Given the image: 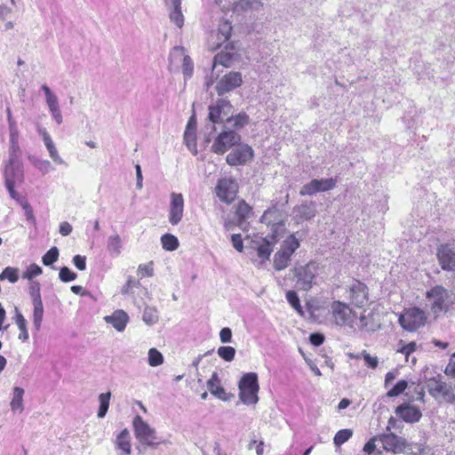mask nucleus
<instances>
[{"label": "nucleus", "instance_id": "obj_16", "mask_svg": "<svg viewBox=\"0 0 455 455\" xmlns=\"http://www.w3.org/2000/svg\"><path fill=\"white\" fill-rule=\"evenodd\" d=\"M379 443L387 451L396 453H404L407 448V441L393 433H387L379 435Z\"/></svg>", "mask_w": 455, "mask_h": 455}, {"label": "nucleus", "instance_id": "obj_7", "mask_svg": "<svg viewBox=\"0 0 455 455\" xmlns=\"http://www.w3.org/2000/svg\"><path fill=\"white\" fill-rule=\"evenodd\" d=\"M330 313L333 323L339 327H351L356 318V314L350 307L339 300H335L331 303Z\"/></svg>", "mask_w": 455, "mask_h": 455}, {"label": "nucleus", "instance_id": "obj_64", "mask_svg": "<svg viewBox=\"0 0 455 455\" xmlns=\"http://www.w3.org/2000/svg\"><path fill=\"white\" fill-rule=\"evenodd\" d=\"M444 373L449 377H455V357L451 356L449 363L445 367Z\"/></svg>", "mask_w": 455, "mask_h": 455}, {"label": "nucleus", "instance_id": "obj_9", "mask_svg": "<svg viewBox=\"0 0 455 455\" xmlns=\"http://www.w3.org/2000/svg\"><path fill=\"white\" fill-rule=\"evenodd\" d=\"M237 192L238 184L235 179L225 177L218 180L215 193L221 202L230 204L236 197Z\"/></svg>", "mask_w": 455, "mask_h": 455}, {"label": "nucleus", "instance_id": "obj_37", "mask_svg": "<svg viewBox=\"0 0 455 455\" xmlns=\"http://www.w3.org/2000/svg\"><path fill=\"white\" fill-rule=\"evenodd\" d=\"M33 304V314H32V321L33 326L36 331H39L42 327L43 317H44V305L43 301L36 302Z\"/></svg>", "mask_w": 455, "mask_h": 455}, {"label": "nucleus", "instance_id": "obj_33", "mask_svg": "<svg viewBox=\"0 0 455 455\" xmlns=\"http://www.w3.org/2000/svg\"><path fill=\"white\" fill-rule=\"evenodd\" d=\"M263 6L261 0H238L234 11L236 12L259 11Z\"/></svg>", "mask_w": 455, "mask_h": 455}, {"label": "nucleus", "instance_id": "obj_5", "mask_svg": "<svg viewBox=\"0 0 455 455\" xmlns=\"http://www.w3.org/2000/svg\"><path fill=\"white\" fill-rule=\"evenodd\" d=\"M299 247V242L294 235H289L283 243L281 249L275 254L274 267L280 271L287 267L292 254Z\"/></svg>", "mask_w": 455, "mask_h": 455}, {"label": "nucleus", "instance_id": "obj_31", "mask_svg": "<svg viewBox=\"0 0 455 455\" xmlns=\"http://www.w3.org/2000/svg\"><path fill=\"white\" fill-rule=\"evenodd\" d=\"M235 213L240 227H243V223L253 215L252 208L243 200L239 201L235 205Z\"/></svg>", "mask_w": 455, "mask_h": 455}, {"label": "nucleus", "instance_id": "obj_26", "mask_svg": "<svg viewBox=\"0 0 455 455\" xmlns=\"http://www.w3.org/2000/svg\"><path fill=\"white\" fill-rule=\"evenodd\" d=\"M188 57V55L186 54L184 47H173L169 55V70L171 72H176L177 70H179L180 65L183 64L184 60H186Z\"/></svg>", "mask_w": 455, "mask_h": 455}, {"label": "nucleus", "instance_id": "obj_30", "mask_svg": "<svg viewBox=\"0 0 455 455\" xmlns=\"http://www.w3.org/2000/svg\"><path fill=\"white\" fill-rule=\"evenodd\" d=\"M13 320L20 330L18 339L22 342H27L29 338L27 328V320L17 307L14 308Z\"/></svg>", "mask_w": 455, "mask_h": 455}, {"label": "nucleus", "instance_id": "obj_28", "mask_svg": "<svg viewBox=\"0 0 455 455\" xmlns=\"http://www.w3.org/2000/svg\"><path fill=\"white\" fill-rule=\"evenodd\" d=\"M207 387L211 394L219 399L223 401L228 400V396L227 395L225 389L221 387L220 379L217 372L214 371L212 374V377L207 381Z\"/></svg>", "mask_w": 455, "mask_h": 455}, {"label": "nucleus", "instance_id": "obj_60", "mask_svg": "<svg viewBox=\"0 0 455 455\" xmlns=\"http://www.w3.org/2000/svg\"><path fill=\"white\" fill-rule=\"evenodd\" d=\"M22 205V208L25 212V215H26V218L27 220L32 223V224H35L36 223V218L34 216V213H33V209L31 207V205L28 203V202H23L21 204Z\"/></svg>", "mask_w": 455, "mask_h": 455}, {"label": "nucleus", "instance_id": "obj_57", "mask_svg": "<svg viewBox=\"0 0 455 455\" xmlns=\"http://www.w3.org/2000/svg\"><path fill=\"white\" fill-rule=\"evenodd\" d=\"M154 274L153 265L152 263H148L145 265H140L138 268V275L140 277L145 276H152Z\"/></svg>", "mask_w": 455, "mask_h": 455}, {"label": "nucleus", "instance_id": "obj_2", "mask_svg": "<svg viewBox=\"0 0 455 455\" xmlns=\"http://www.w3.org/2000/svg\"><path fill=\"white\" fill-rule=\"evenodd\" d=\"M291 272L296 282V287L307 291L317 283L321 267L319 263L310 261L304 265L294 266Z\"/></svg>", "mask_w": 455, "mask_h": 455}, {"label": "nucleus", "instance_id": "obj_35", "mask_svg": "<svg viewBox=\"0 0 455 455\" xmlns=\"http://www.w3.org/2000/svg\"><path fill=\"white\" fill-rule=\"evenodd\" d=\"M25 391L22 387H15L12 389V398L10 403L11 410L13 412L18 411L19 413H21L24 411V404H23V396H24Z\"/></svg>", "mask_w": 455, "mask_h": 455}, {"label": "nucleus", "instance_id": "obj_25", "mask_svg": "<svg viewBox=\"0 0 455 455\" xmlns=\"http://www.w3.org/2000/svg\"><path fill=\"white\" fill-rule=\"evenodd\" d=\"M104 321L111 324L117 331H123L129 321V316L126 312L122 309H117L110 315H106Z\"/></svg>", "mask_w": 455, "mask_h": 455}, {"label": "nucleus", "instance_id": "obj_23", "mask_svg": "<svg viewBox=\"0 0 455 455\" xmlns=\"http://www.w3.org/2000/svg\"><path fill=\"white\" fill-rule=\"evenodd\" d=\"M4 184L19 185L24 180L23 171L20 166L13 164L12 161L10 160L6 165L4 172Z\"/></svg>", "mask_w": 455, "mask_h": 455}, {"label": "nucleus", "instance_id": "obj_17", "mask_svg": "<svg viewBox=\"0 0 455 455\" xmlns=\"http://www.w3.org/2000/svg\"><path fill=\"white\" fill-rule=\"evenodd\" d=\"M438 263L444 271H455V249L450 244H441L436 252Z\"/></svg>", "mask_w": 455, "mask_h": 455}, {"label": "nucleus", "instance_id": "obj_51", "mask_svg": "<svg viewBox=\"0 0 455 455\" xmlns=\"http://www.w3.org/2000/svg\"><path fill=\"white\" fill-rule=\"evenodd\" d=\"M41 286L38 282H31L28 288V293L31 298L32 303L41 302Z\"/></svg>", "mask_w": 455, "mask_h": 455}, {"label": "nucleus", "instance_id": "obj_46", "mask_svg": "<svg viewBox=\"0 0 455 455\" xmlns=\"http://www.w3.org/2000/svg\"><path fill=\"white\" fill-rule=\"evenodd\" d=\"M18 268L7 267L0 274V281L7 279L10 283H14L19 280Z\"/></svg>", "mask_w": 455, "mask_h": 455}, {"label": "nucleus", "instance_id": "obj_48", "mask_svg": "<svg viewBox=\"0 0 455 455\" xmlns=\"http://www.w3.org/2000/svg\"><path fill=\"white\" fill-rule=\"evenodd\" d=\"M217 353L220 358L226 362H232L235 355V349L233 347H220Z\"/></svg>", "mask_w": 455, "mask_h": 455}, {"label": "nucleus", "instance_id": "obj_24", "mask_svg": "<svg viewBox=\"0 0 455 455\" xmlns=\"http://www.w3.org/2000/svg\"><path fill=\"white\" fill-rule=\"evenodd\" d=\"M196 121L195 116L189 118L184 132V141L188 148L194 154H197L196 149Z\"/></svg>", "mask_w": 455, "mask_h": 455}, {"label": "nucleus", "instance_id": "obj_22", "mask_svg": "<svg viewBox=\"0 0 455 455\" xmlns=\"http://www.w3.org/2000/svg\"><path fill=\"white\" fill-rule=\"evenodd\" d=\"M395 413L403 420L408 423L418 422L422 416L421 411L417 407L410 404H402L398 406L395 409Z\"/></svg>", "mask_w": 455, "mask_h": 455}, {"label": "nucleus", "instance_id": "obj_1", "mask_svg": "<svg viewBox=\"0 0 455 455\" xmlns=\"http://www.w3.org/2000/svg\"><path fill=\"white\" fill-rule=\"evenodd\" d=\"M232 104L226 99H218L208 107L207 123L204 125L207 142L211 141V135L216 132V124L227 122V117L232 113Z\"/></svg>", "mask_w": 455, "mask_h": 455}, {"label": "nucleus", "instance_id": "obj_11", "mask_svg": "<svg viewBox=\"0 0 455 455\" xmlns=\"http://www.w3.org/2000/svg\"><path fill=\"white\" fill-rule=\"evenodd\" d=\"M243 84V76L237 71H229L217 80L215 90L219 96H222Z\"/></svg>", "mask_w": 455, "mask_h": 455}, {"label": "nucleus", "instance_id": "obj_38", "mask_svg": "<svg viewBox=\"0 0 455 455\" xmlns=\"http://www.w3.org/2000/svg\"><path fill=\"white\" fill-rule=\"evenodd\" d=\"M142 320L147 325H154L159 321L158 311L156 307L146 306L142 314Z\"/></svg>", "mask_w": 455, "mask_h": 455}, {"label": "nucleus", "instance_id": "obj_21", "mask_svg": "<svg viewBox=\"0 0 455 455\" xmlns=\"http://www.w3.org/2000/svg\"><path fill=\"white\" fill-rule=\"evenodd\" d=\"M237 58L238 54L234 45H227L225 50L215 55L213 59L212 71L215 70L218 65H221L226 68L231 67Z\"/></svg>", "mask_w": 455, "mask_h": 455}, {"label": "nucleus", "instance_id": "obj_34", "mask_svg": "<svg viewBox=\"0 0 455 455\" xmlns=\"http://www.w3.org/2000/svg\"><path fill=\"white\" fill-rule=\"evenodd\" d=\"M123 249V242L118 234L108 236L107 241V251L111 257H118Z\"/></svg>", "mask_w": 455, "mask_h": 455}, {"label": "nucleus", "instance_id": "obj_61", "mask_svg": "<svg viewBox=\"0 0 455 455\" xmlns=\"http://www.w3.org/2000/svg\"><path fill=\"white\" fill-rule=\"evenodd\" d=\"M255 445V451L257 455H263L264 454V442L259 441L257 442L256 440H251L248 445V448L250 450L253 449Z\"/></svg>", "mask_w": 455, "mask_h": 455}, {"label": "nucleus", "instance_id": "obj_52", "mask_svg": "<svg viewBox=\"0 0 455 455\" xmlns=\"http://www.w3.org/2000/svg\"><path fill=\"white\" fill-rule=\"evenodd\" d=\"M59 250L57 247H52L42 258V261L45 266H51L58 260Z\"/></svg>", "mask_w": 455, "mask_h": 455}, {"label": "nucleus", "instance_id": "obj_6", "mask_svg": "<svg viewBox=\"0 0 455 455\" xmlns=\"http://www.w3.org/2000/svg\"><path fill=\"white\" fill-rule=\"evenodd\" d=\"M241 141V136L233 130L224 127L214 138L211 150L218 155H223Z\"/></svg>", "mask_w": 455, "mask_h": 455}, {"label": "nucleus", "instance_id": "obj_54", "mask_svg": "<svg viewBox=\"0 0 455 455\" xmlns=\"http://www.w3.org/2000/svg\"><path fill=\"white\" fill-rule=\"evenodd\" d=\"M408 387L406 380H399L387 394L388 397H395L401 395Z\"/></svg>", "mask_w": 455, "mask_h": 455}, {"label": "nucleus", "instance_id": "obj_42", "mask_svg": "<svg viewBox=\"0 0 455 455\" xmlns=\"http://www.w3.org/2000/svg\"><path fill=\"white\" fill-rule=\"evenodd\" d=\"M169 17L172 22H173L178 28H182L184 24V16L181 12V5L179 7L170 6Z\"/></svg>", "mask_w": 455, "mask_h": 455}, {"label": "nucleus", "instance_id": "obj_20", "mask_svg": "<svg viewBox=\"0 0 455 455\" xmlns=\"http://www.w3.org/2000/svg\"><path fill=\"white\" fill-rule=\"evenodd\" d=\"M349 299L355 307H362L368 301V291L364 283L355 281L349 288Z\"/></svg>", "mask_w": 455, "mask_h": 455}, {"label": "nucleus", "instance_id": "obj_8", "mask_svg": "<svg viewBox=\"0 0 455 455\" xmlns=\"http://www.w3.org/2000/svg\"><path fill=\"white\" fill-rule=\"evenodd\" d=\"M427 321L425 312L419 307H411L405 309L399 316V323L409 331H414L419 327L424 326Z\"/></svg>", "mask_w": 455, "mask_h": 455}, {"label": "nucleus", "instance_id": "obj_58", "mask_svg": "<svg viewBox=\"0 0 455 455\" xmlns=\"http://www.w3.org/2000/svg\"><path fill=\"white\" fill-rule=\"evenodd\" d=\"M140 284V283L138 281H136L135 279H133L132 276H130L126 282V283L122 287L121 289V292L122 294L124 295H127L131 292V291L138 286Z\"/></svg>", "mask_w": 455, "mask_h": 455}, {"label": "nucleus", "instance_id": "obj_32", "mask_svg": "<svg viewBox=\"0 0 455 455\" xmlns=\"http://www.w3.org/2000/svg\"><path fill=\"white\" fill-rule=\"evenodd\" d=\"M296 217L302 220H311L315 216L316 210L314 203H306L298 205L293 210Z\"/></svg>", "mask_w": 455, "mask_h": 455}, {"label": "nucleus", "instance_id": "obj_36", "mask_svg": "<svg viewBox=\"0 0 455 455\" xmlns=\"http://www.w3.org/2000/svg\"><path fill=\"white\" fill-rule=\"evenodd\" d=\"M231 22L228 20H221L217 30V37L219 40L217 46H220L221 44L227 42L231 36Z\"/></svg>", "mask_w": 455, "mask_h": 455}, {"label": "nucleus", "instance_id": "obj_13", "mask_svg": "<svg viewBox=\"0 0 455 455\" xmlns=\"http://www.w3.org/2000/svg\"><path fill=\"white\" fill-rule=\"evenodd\" d=\"M428 392L435 399L441 398L443 402L449 403L455 402V394L451 385L437 379L430 380Z\"/></svg>", "mask_w": 455, "mask_h": 455}, {"label": "nucleus", "instance_id": "obj_44", "mask_svg": "<svg viewBox=\"0 0 455 455\" xmlns=\"http://www.w3.org/2000/svg\"><path fill=\"white\" fill-rule=\"evenodd\" d=\"M286 299L289 304L294 308L299 315H303L304 312L300 305L299 298L295 291H288L286 292Z\"/></svg>", "mask_w": 455, "mask_h": 455}, {"label": "nucleus", "instance_id": "obj_43", "mask_svg": "<svg viewBox=\"0 0 455 455\" xmlns=\"http://www.w3.org/2000/svg\"><path fill=\"white\" fill-rule=\"evenodd\" d=\"M412 455H427L428 453V448L425 443H408L405 452Z\"/></svg>", "mask_w": 455, "mask_h": 455}, {"label": "nucleus", "instance_id": "obj_4", "mask_svg": "<svg viewBox=\"0 0 455 455\" xmlns=\"http://www.w3.org/2000/svg\"><path fill=\"white\" fill-rule=\"evenodd\" d=\"M239 399L246 405H254L259 402V385L255 372L244 373L238 383Z\"/></svg>", "mask_w": 455, "mask_h": 455}, {"label": "nucleus", "instance_id": "obj_18", "mask_svg": "<svg viewBox=\"0 0 455 455\" xmlns=\"http://www.w3.org/2000/svg\"><path fill=\"white\" fill-rule=\"evenodd\" d=\"M41 89L44 92L45 101L52 119L58 124H62L63 116L60 108L58 97L52 92L50 87L46 84H43Z\"/></svg>", "mask_w": 455, "mask_h": 455}, {"label": "nucleus", "instance_id": "obj_3", "mask_svg": "<svg viewBox=\"0 0 455 455\" xmlns=\"http://www.w3.org/2000/svg\"><path fill=\"white\" fill-rule=\"evenodd\" d=\"M132 427L135 438L144 446L156 448L162 443H167V441L158 438L156 429L149 426L140 415L133 418Z\"/></svg>", "mask_w": 455, "mask_h": 455}, {"label": "nucleus", "instance_id": "obj_47", "mask_svg": "<svg viewBox=\"0 0 455 455\" xmlns=\"http://www.w3.org/2000/svg\"><path fill=\"white\" fill-rule=\"evenodd\" d=\"M353 435L351 429H341L338 431L334 436L333 443L336 446H340L350 439Z\"/></svg>", "mask_w": 455, "mask_h": 455}, {"label": "nucleus", "instance_id": "obj_59", "mask_svg": "<svg viewBox=\"0 0 455 455\" xmlns=\"http://www.w3.org/2000/svg\"><path fill=\"white\" fill-rule=\"evenodd\" d=\"M416 347H417V345L415 342H410V343L403 346L401 348H399L397 350V352L404 355L406 357V360L408 361L410 355L416 350Z\"/></svg>", "mask_w": 455, "mask_h": 455}, {"label": "nucleus", "instance_id": "obj_55", "mask_svg": "<svg viewBox=\"0 0 455 455\" xmlns=\"http://www.w3.org/2000/svg\"><path fill=\"white\" fill-rule=\"evenodd\" d=\"M59 277L62 282L74 281L77 275L75 272L71 271L68 267H63L60 270Z\"/></svg>", "mask_w": 455, "mask_h": 455}, {"label": "nucleus", "instance_id": "obj_27", "mask_svg": "<svg viewBox=\"0 0 455 455\" xmlns=\"http://www.w3.org/2000/svg\"><path fill=\"white\" fill-rule=\"evenodd\" d=\"M38 132L42 136L44 145H45L46 148L48 149L49 155H50L51 158L52 159V161L58 164H64V161L59 156L57 148H56L51 136L47 132V131L44 128L39 127Z\"/></svg>", "mask_w": 455, "mask_h": 455}, {"label": "nucleus", "instance_id": "obj_10", "mask_svg": "<svg viewBox=\"0 0 455 455\" xmlns=\"http://www.w3.org/2000/svg\"><path fill=\"white\" fill-rule=\"evenodd\" d=\"M254 156V151L252 148L247 144H241L240 142L236 145V148H233L230 153L226 156V162L230 166L244 165L251 162Z\"/></svg>", "mask_w": 455, "mask_h": 455}, {"label": "nucleus", "instance_id": "obj_41", "mask_svg": "<svg viewBox=\"0 0 455 455\" xmlns=\"http://www.w3.org/2000/svg\"><path fill=\"white\" fill-rule=\"evenodd\" d=\"M349 356L351 358L355 359H361L363 358L364 361V363L367 367L371 369H376L379 365V359L377 356L371 355L367 351L363 350L360 354L353 355L350 354Z\"/></svg>", "mask_w": 455, "mask_h": 455}, {"label": "nucleus", "instance_id": "obj_14", "mask_svg": "<svg viewBox=\"0 0 455 455\" xmlns=\"http://www.w3.org/2000/svg\"><path fill=\"white\" fill-rule=\"evenodd\" d=\"M184 197L180 193L172 192L170 195L168 220L172 226L178 225L184 216Z\"/></svg>", "mask_w": 455, "mask_h": 455}, {"label": "nucleus", "instance_id": "obj_53", "mask_svg": "<svg viewBox=\"0 0 455 455\" xmlns=\"http://www.w3.org/2000/svg\"><path fill=\"white\" fill-rule=\"evenodd\" d=\"M180 68L184 76V80L187 82L192 77L194 73V63L189 56L186 59V60H184L183 64L180 65Z\"/></svg>", "mask_w": 455, "mask_h": 455}, {"label": "nucleus", "instance_id": "obj_40", "mask_svg": "<svg viewBox=\"0 0 455 455\" xmlns=\"http://www.w3.org/2000/svg\"><path fill=\"white\" fill-rule=\"evenodd\" d=\"M98 399H99V403H100V407L98 410L97 416H98V418L102 419L106 416V414L108 412L110 399H111V392L108 391L106 393L100 394Z\"/></svg>", "mask_w": 455, "mask_h": 455}, {"label": "nucleus", "instance_id": "obj_15", "mask_svg": "<svg viewBox=\"0 0 455 455\" xmlns=\"http://www.w3.org/2000/svg\"><path fill=\"white\" fill-rule=\"evenodd\" d=\"M337 180L332 178L329 179H314L308 183L302 186L299 190L300 196H313L318 192H326L335 188Z\"/></svg>", "mask_w": 455, "mask_h": 455}, {"label": "nucleus", "instance_id": "obj_12", "mask_svg": "<svg viewBox=\"0 0 455 455\" xmlns=\"http://www.w3.org/2000/svg\"><path fill=\"white\" fill-rule=\"evenodd\" d=\"M427 299L430 302V307L434 314H438L447 309L446 300L449 298L448 291L442 285H436L427 291Z\"/></svg>", "mask_w": 455, "mask_h": 455}, {"label": "nucleus", "instance_id": "obj_19", "mask_svg": "<svg viewBox=\"0 0 455 455\" xmlns=\"http://www.w3.org/2000/svg\"><path fill=\"white\" fill-rule=\"evenodd\" d=\"M276 238L275 235L271 237L259 238L252 242V247L256 249L257 254L260 259L259 265L269 259L273 251V245L275 243Z\"/></svg>", "mask_w": 455, "mask_h": 455}, {"label": "nucleus", "instance_id": "obj_39", "mask_svg": "<svg viewBox=\"0 0 455 455\" xmlns=\"http://www.w3.org/2000/svg\"><path fill=\"white\" fill-rule=\"evenodd\" d=\"M249 116L244 112H241L235 116L229 115L228 117H227V123H231L234 129H241L244 127L249 124Z\"/></svg>", "mask_w": 455, "mask_h": 455}, {"label": "nucleus", "instance_id": "obj_29", "mask_svg": "<svg viewBox=\"0 0 455 455\" xmlns=\"http://www.w3.org/2000/svg\"><path fill=\"white\" fill-rule=\"evenodd\" d=\"M115 445L117 450H120L122 455H130L132 452L131 436L127 428H124L116 436Z\"/></svg>", "mask_w": 455, "mask_h": 455}, {"label": "nucleus", "instance_id": "obj_49", "mask_svg": "<svg viewBox=\"0 0 455 455\" xmlns=\"http://www.w3.org/2000/svg\"><path fill=\"white\" fill-rule=\"evenodd\" d=\"M164 363L163 355L156 348L148 351V364L152 367L159 366Z\"/></svg>", "mask_w": 455, "mask_h": 455}, {"label": "nucleus", "instance_id": "obj_63", "mask_svg": "<svg viewBox=\"0 0 455 455\" xmlns=\"http://www.w3.org/2000/svg\"><path fill=\"white\" fill-rule=\"evenodd\" d=\"M379 442V436H374L371 439H370L364 445L363 451L369 454L374 451V450L377 447L376 443Z\"/></svg>", "mask_w": 455, "mask_h": 455}, {"label": "nucleus", "instance_id": "obj_50", "mask_svg": "<svg viewBox=\"0 0 455 455\" xmlns=\"http://www.w3.org/2000/svg\"><path fill=\"white\" fill-rule=\"evenodd\" d=\"M43 273L42 267L33 263L30 264L22 274L23 279L32 280Z\"/></svg>", "mask_w": 455, "mask_h": 455}, {"label": "nucleus", "instance_id": "obj_56", "mask_svg": "<svg viewBox=\"0 0 455 455\" xmlns=\"http://www.w3.org/2000/svg\"><path fill=\"white\" fill-rule=\"evenodd\" d=\"M8 124L10 130V142L12 144V148L15 150L18 142V128L15 121L10 122Z\"/></svg>", "mask_w": 455, "mask_h": 455}, {"label": "nucleus", "instance_id": "obj_45", "mask_svg": "<svg viewBox=\"0 0 455 455\" xmlns=\"http://www.w3.org/2000/svg\"><path fill=\"white\" fill-rule=\"evenodd\" d=\"M163 248L166 251H174L179 246V241L176 236L171 234H165L161 237Z\"/></svg>", "mask_w": 455, "mask_h": 455}, {"label": "nucleus", "instance_id": "obj_62", "mask_svg": "<svg viewBox=\"0 0 455 455\" xmlns=\"http://www.w3.org/2000/svg\"><path fill=\"white\" fill-rule=\"evenodd\" d=\"M73 263L79 270H84L86 268V258L85 256L76 255L73 258Z\"/></svg>", "mask_w": 455, "mask_h": 455}]
</instances>
